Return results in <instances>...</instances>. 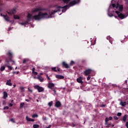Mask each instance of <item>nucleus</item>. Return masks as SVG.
<instances>
[{"mask_svg":"<svg viewBox=\"0 0 128 128\" xmlns=\"http://www.w3.org/2000/svg\"><path fill=\"white\" fill-rule=\"evenodd\" d=\"M32 14H28L27 16V22H19L21 26H26L30 20H40L42 18H51L52 16L50 15V12H40V8H36L32 11Z\"/></svg>","mask_w":128,"mask_h":128,"instance_id":"nucleus-1","label":"nucleus"},{"mask_svg":"<svg viewBox=\"0 0 128 128\" xmlns=\"http://www.w3.org/2000/svg\"><path fill=\"white\" fill-rule=\"evenodd\" d=\"M112 8L109 7V8L108 10V16L110 18H112V16H114V14H112V12H114V11H112L110 10H112L114 8L115 10L116 14L118 15V17L119 18H120V20H124V18H126L128 16H126L122 13H121L119 12H122L124 10V6L122 5H120L118 4H117L116 6V4H112ZM118 10H119L118 11Z\"/></svg>","mask_w":128,"mask_h":128,"instance_id":"nucleus-2","label":"nucleus"},{"mask_svg":"<svg viewBox=\"0 0 128 128\" xmlns=\"http://www.w3.org/2000/svg\"><path fill=\"white\" fill-rule=\"evenodd\" d=\"M80 0H73L70 2L67 6H57L55 10H52L51 12V14L50 13V16L53 18L54 14H56V12H65L68 8H70V6H76V4H80Z\"/></svg>","mask_w":128,"mask_h":128,"instance_id":"nucleus-3","label":"nucleus"},{"mask_svg":"<svg viewBox=\"0 0 128 128\" xmlns=\"http://www.w3.org/2000/svg\"><path fill=\"white\" fill-rule=\"evenodd\" d=\"M34 88H36V90H38V92H42L44 90V88L40 87L38 85L35 86Z\"/></svg>","mask_w":128,"mask_h":128,"instance_id":"nucleus-4","label":"nucleus"},{"mask_svg":"<svg viewBox=\"0 0 128 128\" xmlns=\"http://www.w3.org/2000/svg\"><path fill=\"white\" fill-rule=\"evenodd\" d=\"M92 72V70L88 69L84 72V74L85 76H88V74H90Z\"/></svg>","mask_w":128,"mask_h":128,"instance_id":"nucleus-5","label":"nucleus"},{"mask_svg":"<svg viewBox=\"0 0 128 128\" xmlns=\"http://www.w3.org/2000/svg\"><path fill=\"white\" fill-rule=\"evenodd\" d=\"M54 83H48V88H50V90H52V88H54Z\"/></svg>","mask_w":128,"mask_h":128,"instance_id":"nucleus-6","label":"nucleus"},{"mask_svg":"<svg viewBox=\"0 0 128 128\" xmlns=\"http://www.w3.org/2000/svg\"><path fill=\"white\" fill-rule=\"evenodd\" d=\"M76 80L78 82L79 84H82L84 83V82H82V76H80L78 78L76 79Z\"/></svg>","mask_w":128,"mask_h":128,"instance_id":"nucleus-7","label":"nucleus"},{"mask_svg":"<svg viewBox=\"0 0 128 128\" xmlns=\"http://www.w3.org/2000/svg\"><path fill=\"white\" fill-rule=\"evenodd\" d=\"M126 104H128V102L126 103V102H122V100H120V105L122 106H126Z\"/></svg>","mask_w":128,"mask_h":128,"instance_id":"nucleus-8","label":"nucleus"},{"mask_svg":"<svg viewBox=\"0 0 128 128\" xmlns=\"http://www.w3.org/2000/svg\"><path fill=\"white\" fill-rule=\"evenodd\" d=\"M62 66H64L66 68H70V65L64 62H62Z\"/></svg>","mask_w":128,"mask_h":128,"instance_id":"nucleus-9","label":"nucleus"},{"mask_svg":"<svg viewBox=\"0 0 128 128\" xmlns=\"http://www.w3.org/2000/svg\"><path fill=\"white\" fill-rule=\"evenodd\" d=\"M3 16L6 22H10V17L8 15H4Z\"/></svg>","mask_w":128,"mask_h":128,"instance_id":"nucleus-10","label":"nucleus"},{"mask_svg":"<svg viewBox=\"0 0 128 128\" xmlns=\"http://www.w3.org/2000/svg\"><path fill=\"white\" fill-rule=\"evenodd\" d=\"M6 84H7V86H12V80H8L6 83Z\"/></svg>","mask_w":128,"mask_h":128,"instance_id":"nucleus-11","label":"nucleus"},{"mask_svg":"<svg viewBox=\"0 0 128 128\" xmlns=\"http://www.w3.org/2000/svg\"><path fill=\"white\" fill-rule=\"evenodd\" d=\"M56 78H58L59 80H62V78H64V76L62 75H56Z\"/></svg>","mask_w":128,"mask_h":128,"instance_id":"nucleus-12","label":"nucleus"},{"mask_svg":"<svg viewBox=\"0 0 128 128\" xmlns=\"http://www.w3.org/2000/svg\"><path fill=\"white\" fill-rule=\"evenodd\" d=\"M55 106L56 108H60L62 106V104H60V101H58L56 102Z\"/></svg>","mask_w":128,"mask_h":128,"instance_id":"nucleus-13","label":"nucleus"},{"mask_svg":"<svg viewBox=\"0 0 128 128\" xmlns=\"http://www.w3.org/2000/svg\"><path fill=\"white\" fill-rule=\"evenodd\" d=\"M26 120L27 122H34V120L30 118L28 116H26Z\"/></svg>","mask_w":128,"mask_h":128,"instance_id":"nucleus-14","label":"nucleus"},{"mask_svg":"<svg viewBox=\"0 0 128 128\" xmlns=\"http://www.w3.org/2000/svg\"><path fill=\"white\" fill-rule=\"evenodd\" d=\"M106 38L108 40H109V42H110V44H112L113 39H112V37H110V36H108L106 37Z\"/></svg>","mask_w":128,"mask_h":128,"instance_id":"nucleus-15","label":"nucleus"},{"mask_svg":"<svg viewBox=\"0 0 128 128\" xmlns=\"http://www.w3.org/2000/svg\"><path fill=\"white\" fill-rule=\"evenodd\" d=\"M6 98H8V92H3V98L6 100Z\"/></svg>","mask_w":128,"mask_h":128,"instance_id":"nucleus-16","label":"nucleus"},{"mask_svg":"<svg viewBox=\"0 0 128 128\" xmlns=\"http://www.w3.org/2000/svg\"><path fill=\"white\" fill-rule=\"evenodd\" d=\"M38 80H40V82H44V78L41 76H38Z\"/></svg>","mask_w":128,"mask_h":128,"instance_id":"nucleus-17","label":"nucleus"},{"mask_svg":"<svg viewBox=\"0 0 128 128\" xmlns=\"http://www.w3.org/2000/svg\"><path fill=\"white\" fill-rule=\"evenodd\" d=\"M126 118H128V115L126 114L123 117V121L126 122Z\"/></svg>","mask_w":128,"mask_h":128,"instance_id":"nucleus-18","label":"nucleus"},{"mask_svg":"<svg viewBox=\"0 0 128 128\" xmlns=\"http://www.w3.org/2000/svg\"><path fill=\"white\" fill-rule=\"evenodd\" d=\"M14 20H20V16L18 15H14Z\"/></svg>","mask_w":128,"mask_h":128,"instance_id":"nucleus-19","label":"nucleus"},{"mask_svg":"<svg viewBox=\"0 0 128 128\" xmlns=\"http://www.w3.org/2000/svg\"><path fill=\"white\" fill-rule=\"evenodd\" d=\"M11 12L14 14H16V8H13L11 10Z\"/></svg>","mask_w":128,"mask_h":128,"instance_id":"nucleus-20","label":"nucleus"},{"mask_svg":"<svg viewBox=\"0 0 128 128\" xmlns=\"http://www.w3.org/2000/svg\"><path fill=\"white\" fill-rule=\"evenodd\" d=\"M0 70L1 72H4V70H6V67H4V66H1Z\"/></svg>","mask_w":128,"mask_h":128,"instance_id":"nucleus-21","label":"nucleus"},{"mask_svg":"<svg viewBox=\"0 0 128 128\" xmlns=\"http://www.w3.org/2000/svg\"><path fill=\"white\" fill-rule=\"evenodd\" d=\"M38 114H34L33 115H32V118H38Z\"/></svg>","mask_w":128,"mask_h":128,"instance_id":"nucleus-22","label":"nucleus"},{"mask_svg":"<svg viewBox=\"0 0 128 128\" xmlns=\"http://www.w3.org/2000/svg\"><path fill=\"white\" fill-rule=\"evenodd\" d=\"M33 128H40V126L38 124H34Z\"/></svg>","mask_w":128,"mask_h":128,"instance_id":"nucleus-23","label":"nucleus"},{"mask_svg":"<svg viewBox=\"0 0 128 128\" xmlns=\"http://www.w3.org/2000/svg\"><path fill=\"white\" fill-rule=\"evenodd\" d=\"M20 90L22 92H24V87H20Z\"/></svg>","mask_w":128,"mask_h":128,"instance_id":"nucleus-24","label":"nucleus"},{"mask_svg":"<svg viewBox=\"0 0 128 128\" xmlns=\"http://www.w3.org/2000/svg\"><path fill=\"white\" fill-rule=\"evenodd\" d=\"M108 120H110L109 118H106V120H105V122H106V124H108Z\"/></svg>","mask_w":128,"mask_h":128,"instance_id":"nucleus-25","label":"nucleus"},{"mask_svg":"<svg viewBox=\"0 0 128 128\" xmlns=\"http://www.w3.org/2000/svg\"><path fill=\"white\" fill-rule=\"evenodd\" d=\"M8 14L9 16H12V14H14L12 12V10H10V11L8 12Z\"/></svg>","mask_w":128,"mask_h":128,"instance_id":"nucleus-26","label":"nucleus"},{"mask_svg":"<svg viewBox=\"0 0 128 128\" xmlns=\"http://www.w3.org/2000/svg\"><path fill=\"white\" fill-rule=\"evenodd\" d=\"M24 102H22L20 104V108H24Z\"/></svg>","mask_w":128,"mask_h":128,"instance_id":"nucleus-27","label":"nucleus"},{"mask_svg":"<svg viewBox=\"0 0 128 128\" xmlns=\"http://www.w3.org/2000/svg\"><path fill=\"white\" fill-rule=\"evenodd\" d=\"M48 105L49 106H52V102H49Z\"/></svg>","mask_w":128,"mask_h":128,"instance_id":"nucleus-28","label":"nucleus"},{"mask_svg":"<svg viewBox=\"0 0 128 128\" xmlns=\"http://www.w3.org/2000/svg\"><path fill=\"white\" fill-rule=\"evenodd\" d=\"M7 67L8 68V70H12V66H8Z\"/></svg>","mask_w":128,"mask_h":128,"instance_id":"nucleus-29","label":"nucleus"},{"mask_svg":"<svg viewBox=\"0 0 128 128\" xmlns=\"http://www.w3.org/2000/svg\"><path fill=\"white\" fill-rule=\"evenodd\" d=\"M114 118L115 120H118V118L116 116H114Z\"/></svg>","mask_w":128,"mask_h":128,"instance_id":"nucleus-30","label":"nucleus"},{"mask_svg":"<svg viewBox=\"0 0 128 128\" xmlns=\"http://www.w3.org/2000/svg\"><path fill=\"white\" fill-rule=\"evenodd\" d=\"M32 74H34V76H36L38 74V72H36L34 71L32 72Z\"/></svg>","mask_w":128,"mask_h":128,"instance_id":"nucleus-31","label":"nucleus"},{"mask_svg":"<svg viewBox=\"0 0 128 128\" xmlns=\"http://www.w3.org/2000/svg\"><path fill=\"white\" fill-rule=\"evenodd\" d=\"M72 64H74V62L71 61V62L70 63V66H72Z\"/></svg>","mask_w":128,"mask_h":128,"instance_id":"nucleus-32","label":"nucleus"},{"mask_svg":"<svg viewBox=\"0 0 128 128\" xmlns=\"http://www.w3.org/2000/svg\"><path fill=\"white\" fill-rule=\"evenodd\" d=\"M117 116H122V113L121 112L118 113Z\"/></svg>","mask_w":128,"mask_h":128,"instance_id":"nucleus-33","label":"nucleus"},{"mask_svg":"<svg viewBox=\"0 0 128 128\" xmlns=\"http://www.w3.org/2000/svg\"><path fill=\"white\" fill-rule=\"evenodd\" d=\"M48 80H50V77L48 76V75H46V76Z\"/></svg>","mask_w":128,"mask_h":128,"instance_id":"nucleus-34","label":"nucleus"},{"mask_svg":"<svg viewBox=\"0 0 128 128\" xmlns=\"http://www.w3.org/2000/svg\"><path fill=\"white\" fill-rule=\"evenodd\" d=\"M56 68H52V70H54V72H56Z\"/></svg>","mask_w":128,"mask_h":128,"instance_id":"nucleus-35","label":"nucleus"},{"mask_svg":"<svg viewBox=\"0 0 128 128\" xmlns=\"http://www.w3.org/2000/svg\"><path fill=\"white\" fill-rule=\"evenodd\" d=\"M4 110H8V106H6L4 107Z\"/></svg>","mask_w":128,"mask_h":128,"instance_id":"nucleus-36","label":"nucleus"},{"mask_svg":"<svg viewBox=\"0 0 128 128\" xmlns=\"http://www.w3.org/2000/svg\"><path fill=\"white\" fill-rule=\"evenodd\" d=\"M26 59H24L23 60V64H26Z\"/></svg>","mask_w":128,"mask_h":128,"instance_id":"nucleus-37","label":"nucleus"},{"mask_svg":"<svg viewBox=\"0 0 128 128\" xmlns=\"http://www.w3.org/2000/svg\"><path fill=\"white\" fill-rule=\"evenodd\" d=\"M106 128H110V124H108L107 123V124H106Z\"/></svg>","mask_w":128,"mask_h":128,"instance_id":"nucleus-38","label":"nucleus"},{"mask_svg":"<svg viewBox=\"0 0 128 128\" xmlns=\"http://www.w3.org/2000/svg\"><path fill=\"white\" fill-rule=\"evenodd\" d=\"M90 80V76H88V78H87V80Z\"/></svg>","mask_w":128,"mask_h":128,"instance_id":"nucleus-39","label":"nucleus"},{"mask_svg":"<svg viewBox=\"0 0 128 128\" xmlns=\"http://www.w3.org/2000/svg\"><path fill=\"white\" fill-rule=\"evenodd\" d=\"M34 70H36V68H33L32 69V72H34Z\"/></svg>","mask_w":128,"mask_h":128,"instance_id":"nucleus-40","label":"nucleus"},{"mask_svg":"<svg viewBox=\"0 0 128 128\" xmlns=\"http://www.w3.org/2000/svg\"><path fill=\"white\" fill-rule=\"evenodd\" d=\"M108 118L110 120H112V117L110 116Z\"/></svg>","mask_w":128,"mask_h":128,"instance_id":"nucleus-41","label":"nucleus"},{"mask_svg":"<svg viewBox=\"0 0 128 128\" xmlns=\"http://www.w3.org/2000/svg\"><path fill=\"white\" fill-rule=\"evenodd\" d=\"M28 90L29 92H32V90H30V88H28Z\"/></svg>","mask_w":128,"mask_h":128,"instance_id":"nucleus-42","label":"nucleus"},{"mask_svg":"<svg viewBox=\"0 0 128 128\" xmlns=\"http://www.w3.org/2000/svg\"><path fill=\"white\" fill-rule=\"evenodd\" d=\"M126 126L127 128H128V122H126Z\"/></svg>","mask_w":128,"mask_h":128,"instance_id":"nucleus-43","label":"nucleus"},{"mask_svg":"<svg viewBox=\"0 0 128 128\" xmlns=\"http://www.w3.org/2000/svg\"><path fill=\"white\" fill-rule=\"evenodd\" d=\"M11 122H14V118H12Z\"/></svg>","mask_w":128,"mask_h":128,"instance_id":"nucleus-44","label":"nucleus"},{"mask_svg":"<svg viewBox=\"0 0 128 128\" xmlns=\"http://www.w3.org/2000/svg\"><path fill=\"white\" fill-rule=\"evenodd\" d=\"M10 106H12V104L10 103L9 104Z\"/></svg>","mask_w":128,"mask_h":128,"instance_id":"nucleus-45","label":"nucleus"},{"mask_svg":"<svg viewBox=\"0 0 128 128\" xmlns=\"http://www.w3.org/2000/svg\"><path fill=\"white\" fill-rule=\"evenodd\" d=\"M9 56H12V54L10 52H8Z\"/></svg>","mask_w":128,"mask_h":128,"instance_id":"nucleus-46","label":"nucleus"},{"mask_svg":"<svg viewBox=\"0 0 128 128\" xmlns=\"http://www.w3.org/2000/svg\"><path fill=\"white\" fill-rule=\"evenodd\" d=\"M26 102H30V100H28V99H26Z\"/></svg>","mask_w":128,"mask_h":128,"instance_id":"nucleus-47","label":"nucleus"},{"mask_svg":"<svg viewBox=\"0 0 128 128\" xmlns=\"http://www.w3.org/2000/svg\"><path fill=\"white\" fill-rule=\"evenodd\" d=\"M48 128H52V125H49Z\"/></svg>","mask_w":128,"mask_h":128,"instance_id":"nucleus-48","label":"nucleus"},{"mask_svg":"<svg viewBox=\"0 0 128 128\" xmlns=\"http://www.w3.org/2000/svg\"><path fill=\"white\" fill-rule=\"evenodd\" d=\"M54 94H56V90H54Z\"/></svg>","mask_w":128,"mask_h":128,"instance_id":"nucleus-49","label":"nucleus"},{"mask_svg":"<svg viewBox=\"0 0 128 128\" xmlns=\"http://www.w3.org/2000/svg\"><path fill=\"white\" fill-rule=\"evenodd\" d=\"M125 2H128V0H124Z\"/></svg>","mask_w":128,"mask_h":128,"instance_id":"nucleus-50","label":"nucleus"},{"mask_svg":"<svg viewBox=\"0 0 128 128\" xmlns=\"http://www.w3.org/2000/svg\"><path fill=\"white\" fill-rule=\"evenodd\" d=\"M34 78H38V77H34Z\"/></svg>","mask_w":128,"mask_h":128,"instance_id":"nucleus-51","label":"nucleus"},{"mask_svg":"<svg viewBox=\"0 0 128 128\" xmlns=\"http://www.w3.org/2000/svg\"><path fill=\"white\" fill-rule=\"evenodd\" d=\"M102 106H103L104 108V106H106V105H102Z\"/></svg>","mask_w":128,"mask_h":128,"instance_id":"nucleus-52","label":"nucleus"},{"mask_svg":"<svg viewBox=\"0 0 128 128\" xmlns=\"http://www.w3.org/2000/svg\"><path fill=\"white\" fill-rule=\"evenodd\" d=\"M44 120H46V118H43Z\"/></svg>","mask_w":128,"mask_h":128,"instance_id":"nucleus-53","label":"nucleus"},{"mask_svg":"<svg viewBox=\"0 0 128 128\" xmlns=\"http://www.w3.org/2000/svg\"><path fill=\"white\" fill-rule=\"evenodd\" d=\"M114 18H118V16H114Z\"/></svg>","mask_w":128,"mask_h":128,"instance_id":"nucleus-54","label":"nucleus"},{"mask_svg":"<svg viewBox=\"0 0 128 128\" xmlns=\"http://www.w3.org/2000/svg\"><path fill=\"white\" fill-rule=\"evenodd\" d=\"M13 64H14V61H12Z\"/></svg>","mask_w":128,"mask_h":128,"instance_id":"nucleus-55","label":"nucleus"},{"mask_svg":"<svg viewBox=\"0 0 128 128\" xmlns=\"http://www.w3.org/2000/svg\"><path fill=\"white\" fill-rule=\"evenodd\" d=\"M112 127L114 126V124H112Z\"/></svg>","mask_w":128,"mask_h":128,"instance_id":"nucleus-56","label":"nucleus"},{"mask_svg":"<svg viewBox=\"0 0 128 128\" xmlns=\"http://www.w3.org/2000/svg\"><path fill=\"white\" fill-rule=\"evenodd\" d=\"M14 88H16V85H14Z\"/></svg>","mask_w":128,"mask_h":128,"instance_id":"nucleus-57","label":"nucleus"},{"mask_svg":"<svg viewBox=\"0 0 128 128\" xmlns=\"http://www.w3.org/2000/svg\"><path fill=\"white\" fill-rule=\"evenodd\" d=\"M31 26H32V28H34V26H32V25H31Z\"/></svg>","mask_w":128,"mask_h":128,"instance_id":"nucleus-58","label":"nucleus"},{"mask_svg":"<svg viewBox=\"0 0 128 128\" xmlns=\"http://www.w3.org/2000/svg\"><path fill=\"white\" fill-rule=\"evenodd\" d=\"M18 68V67H16L15 70H16Z\"/></svg>","mask_w":128,"mask_h":128,"instance_id":"nucleus-59","label":"nucleus"},{"mask_svg":"<svg viewBox=\"0 0 128 128\" xmlns=\"http://www.w3.org/2000/svg\"><path fill=\"white\" fill-rule=\"evenodd\" d=\"M16 74H18V72H16Z\"/></svg>","mask_w":128,"mask_h":128,"instance_id":"nucleus-60","label":"nucleus"},{"mask_svg":"<svg viewBox=\"0 0 128 128\" xmlns=\"http://www.w3.org/2000/svg\"><path fill=\"white\" fill-rule=\"evenodd\" d=\"M13 74H16V72H13Z\"/></svg>","mask_w":128,"mask_h":128,"instance_id":"nucleus-61","label":"nucleus"},{"mask_svg":"<svg viewBox=\"0 0 128 128\" xmlns=\"http://www.w3.org/2000/svg\"><path fill=\"white\" fill-rule=\"evenodd\" d=\"M40 74H42V73H40Z\"/></svg>","mask_w":128,"mask_h":128,"instance_id":"nucleus-62","label":"nucleus"},{"mask_svg":"<svg viewBox=\"0 0 128 128\" xmlns=\"http://www.w3.org/2000/svg\"><path fill=\"white\" fill-rule=\"evenodd\" d=\"M2 62V60H0V62Z\"/></svg>","mask_w":128,"mask_h":128,"instance_id":"nucleus-63","label":"nucleus"},{"mask_svg":"<svg viewBox=\"0 0 128 128\" xmlns=\"http://www.w3.org/2000/svg\"><path fill=\"white\" fill-rule=\"evenodd\" d=\"M46 128H48V127H46Z\"/></svg>","mask_w":128,"mask_h":128,"instance_id":"nucleus-64","label":"nucleus"}]
</instances>
